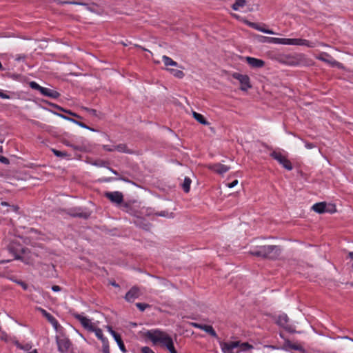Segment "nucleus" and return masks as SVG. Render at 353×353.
<instances>
[{
    "mask_svg": "<svg viewBox=\"0 0 353 353\" xmlns=\"http://www.w3.org/2000/svg\"><path fill=\"white\" fill-rule=\"evenodd\" d=\"M232 77L239 81L241 86V90L246 91L249 88H251V85L250 83V78L248 75L241 74L237 72H235L232 74Z\"/></svg>",
    "mask_w": 353,
    "mask_h": 353,
    "instance_id": "obj_6",
    "label": "nucleus"
},
{
    "mask_svg": "<svg viewBox=\"0 0 353 353\" xmlns=\"http://www.w3.org/2000/svg\"><path fill=\"white\" fill-rule=\"evenodd\" d=\"M348 256L353 260V252H350L348 253Z\"/></svg>",
    "mask_w": 353,
    "mask_h": 353,
    "instance_id": "obj_57",
    "label": "nucleus"
},
{
    "mask_svg": "<svg viewBox=\"0 0 353 353\" xmlns=\"http://www.w3.org/2000/svg\"><path fill=\"white\" fill-rule=\"evenodd\" d=\"M106 328L113 337L117 334V333L112 330V327L111 326L108 325L106 326Z\"/></svg>",
    "mask_w": 353,
    "mask_h": 353,
    "instance_id": "obj_44",
    "label": "nucleus"
},
{
    "mask_svg": "<svg viewBox=\"0 0 353 353\" xmlns=\"http://www.w3.org/2000/svg\"><path fill=\"white\" fill-rule=\"evenodd\" d=\"M270 156L281 164L286 170H292L291 162L281 153L274 151L270 154Z\"/></svg>",
    "mask_w": 353,
    "mask_h": 353,
    "instance_id": "obj_4",
    "label": "nucleus"
},
{
    "mask_svg": "<svg viewBox=\"0 0 353 353\" xmlns=\"http://www.w3.org/2000/svg\"><path fill=\"white\" fill-rule=\"evenodd\" d=\"M102 343H103V353H110V348H109L108 339L105 340V342H102Z\"/></svg>",
    "mask_w": 353,
    "mask_h": 353,
    "instance_id": "obj_36",
    "label": "nucleus"
},
{
    "mask_svg": "<svg viewBox=\"0 0 353 353\" xmlns=\"http://www.w3.org/2000/svg\"><path fill=\"white\" fill-rule=\"evenodd\" d=\"M156 214L157 216H168V217H170V216H172V213H170V215H169V213L168 212L161 211L160 212H157Z\"/></svg>",
    "mask_w": 353,
    "mask_h": 353,
    "instance_id": "obj_41",
    "label": "nucleus"
},
{
    "mask_svg": "<svg viewBox=\"0 0 353 353\" xmlns=\"http://www.w3.org/2000/svg\"><path fill=\"white\" fill-rule=\"evenodd\" d=\"M52 290L54 292H59L61 290V288L59 285H53L52 287Z\"/></svg>",
    "mask_w": 353,
    "mask_h": 353,
    "instance_id": "obj_49",
    "label": "nucleus"
},
{
    "mask_svg": "<svg viewBox=\"0 0 353 353\" xmlns=\"http://www.w3.org/2000/svg\"><path fill=\"white\" fill-rule=\"evenodd\" d=\"M209 168L210 170L219 174H223L228 172L230 169V167L221 163L212 164L210 165Z\"/></svg>",
    "mask_w": 353,
    "mask_h": 353,
    "instance_id": "obj_16",
    "label": "nucleus"
},
{
    "mask_svg": "<svg viewBox=\"0 0 353 353\" xmlns=\"http://www.w3.org/2000/svg\"><path fill=\"white\" fill-rule=\"evenodd\" d=\"M0 97L5 99H9L10 97L9 95L5 94L4 92L0 91Z\"/></svg>",
    "mask_w": 353,
    "mask_h": 353,
    "instance_id": "obj_46",
    "label": "nucleus"
},
{
    "mask_svg": "<svg viewBox=\"0 0 353 353\" xmlns=\"http://www.w3.org/2000/svg\"><path fill=\"white\" fill-rule=\"evenodd\" d=\"M10 210L14 211V212H17L19 210V207L17 205H10Z\"/></svg>",
    "mask_w": 353,
    "mask_h": 353,
    "instance_id": "obj_48",
    "label": "nucleus"
},
{
    "mask_svg": "<svg viewBox=\"0 0 353 353\" xmlns=\"http://www.w3.org/2000/svg\"><path fill=\"white\" fill-rule=\"evenodd\" d=\"M103 195L109 199L112 203L119 205L123 201V195L121 192H105Z\"/></svg>",
    "mask_w": 353,
    "mask_h": 353,
    "instance_id": "obj_5",
    "label": "nucleus"
},
{
    "mask_svg": "<svg viewBox=\"0 0 353 353\" xmlns=\"http://www.w3.org/2000/svg\"><path fill=\"white\" fill-rule=\"evenodd\" d=\"M261 39L260 40L262 42H267L270 43H275V44H281V45H288V39L287 38H276V37H263L261 36Z\"/></svg>",
    "mask_w": 353,
    "mask_h": 353,
    "instance_id": "obj_14",
    "label": "nucleus"
},
{
    "mask_svg": "<svg viewBox=\"0 0 353 353\" xmlns=\"http://www.w3.org/2000/svg\"><path fill=\"white\" fill-rule=\"evenodd\" d=\"M257 24L258 23H253V22H249L248 23V26L254 29L256 28H257Z\"/></svg>",
    "mask_w": 353,
    "mask_h": 353,
    "instance_id": "obj_50",
    "label": "nucleus"
},
{
    "mask_svg": "<svg viewBox=\"0 0 353 353\" xmlns=\"http://www.w3.org/2000/svg\"><path fill=\"white\" fill-rule=\"evenodd\" d=\"M141 295L140 290L138 287H132L125 294V299L128 302H133Z\"/></svg>",
    "mask_w": 353,
    "mask_h": 353,
    "instance_id": "obj_13",
    "label": "nucleus"
},
{
    "mask_svg": "<svg viewBox=\"0 0 353 353\" xmlns=\"http://www.w3.org/2000/svg\"><path fill=\"white\" fill-rule=\"evenodd\" d=\"M149 226H150V224H146L145 226L144 227V229L148 230L150 228Z\"/></svg>",
    "mask_w": 353,
    "mask_h": 353,
    "instance_id": "obj_58",
    "label": "nucleus"
},
{
    "mask_svg": "<svg viewBox=\"0 0 353 353\" xmlns=\"http://www.w3.org/2000/svg\"><path fill=\"white\" fill-rule=\"evenodd\" d=\"M39 310L41 311L42 314L48 320L50 323H51L53 325L56 326L57 325V321L56 319L46 310L42 308H39Z\"/></svg>",
    "mask_w": 353,
    "mask_h": 353,
    "instance_id": "obj_22",
    "label": "nucleus"
},
{
    "mask_svg": "<svg viewBox=\"0 0 353 353\" xmlns=\"http://www.w3.org/2000/svg\"><path fill=\"white\" fill-rule=\"evenodd\" d=\"M305 147L308 149H312L314 147V145L312 143H305Z\"/></svg>",
    "mask_w": 353,
    "mask_h": 353,
    "instance_id": "obj_52",
    "label": "nucleus"
},
{
    "mask_svg": "<svg viewBox=\"0 0 353 353\" xmlns=\"http://www.w3.org/2000/svg\"><path fill=\"white\" fill-rule=\"evenodd\" d=\"M3 68V66H2V64L0 62V70H2Z\"/></svg>",
    "mask_w": 353,
    "mask_h": 353,
    "instance_id": "obj_61",
    "label": "nucleus"
},
{
    "mask_svg": "<svg viewBox=\"0 0 353 353\" xmlns=\"http://www.w3.org/2000/svg\"><path fill=\"white\" fill-rule=\"evenodd\" d=\"M257 24L258 23H253V22H249L248 23V26L254 29L256 28H257Z\"/></svg>",
    "mask_w": 353,
    "mask_h": 353,
    "instance_id": "obj_51",
    "label": "nucleus"
},
{
    "mask_svg": "<svg viewBox=\"0 0 353 353\" xmlns=\"http://www.w3.org/2000/svg\"><path fill=\"white\" fill-rule=\"evenodd\" d=\"M115 150L118 151L119 152L121 153H126V154H133L134 151L129 149L126 144L125 143H120L117 145H115Z\"/></svg>",
    "mask_w": 353,
    "mask_h": 353,
    "instance_id": "obj_21",
    "label": "nucleus"
},
{
    "mask_svg": "<svg viewBox=\"0 0 353 353\" xmlns=\"http://www.w3.org/2000/svg\"><path fill=\"white\" fill-rule=\"evenodd\" d=\"M171 353H177V352H176V350H174V351H173L172 352H171Z\"/></svg>",
    "mask_w": 353,
    "mask_h": 353,
    "instance_id": "obj_62",
    "label": "nucleus"
},
{
    "mask_svg": "<svg viewBox=\"0 0 353 353\" xmlns=\"http://www.w3.org/2000/svg\"><path fill=\"white\" fill-rule=\"evenodd\" d=\"M41 94L52 99H57L60 96V94L57 91L44 87H43Z\"/></svg>",
    "mask_w": 353,
    "mask_h": 353,
    "instance_id": "obj_19",
    "label": "nucleus"
},
{
    "mask_svg": "<svg viewBox=\"0 0 353 353\" xmlns=\"http://www.w3.org/2000/svg\"><path fill=\"white\" fill-rule=\"evenodd\" d=\"M162 61L165 66H178L177 62L172 60L170 57L163 55L162 57Z\"/></svg>",
    "mask_w": 353,
    "mask_h": 353,
    "instance_id": "obj_26",
    "label": "nucleus"
},
{
    "mask_svg": "<svg viewBox=\"0 0 353 353\" xmlns=\"http://www.w3.org/2000/svg\"><path fill=\"white\" fill-rule=\"evenodd\" d=\"M281 250L278 245H261L252 248L249 253L257 257L275 259L280 255Z\"/></svg>",
    "mask_w": 353,
    "mask_h": 353,
    "instance_id": "obj_1",
    "label": "nucleus"
},
{
    "mask_svg": "<svg viewBox=\"0 0 353 353\" xmlns=\"http://www.w3.org/2000/svg\"><path fill=\"white\" fill-rule=\"evenodd\" d=\"M192 114L193 117L200 123L203 125L209 124V123L207 121V120L204 118V117L202 114L197 113L196 112H193Z\"/></svg>",
    "mask_w": 353,
    "mask_h": 353,
    "instance_id": "obj_28",
    "label": "nucleus"
},
{
    "mask_svg": "<svg viewBox=\"0 0 353 353\" xmlns=\"http://www.w3.org/2000/svg\"><path fill=\"white\" fill-rule=\"evenodd\" d=\"M199 329L205 331V332H207L208 334H209L210 336H212L213 337H215V338L217 337V334H216L215 330L211 325H203V327H199Z\"/></svg>",
    "mask_w": 353,
    "mask_h": 353,
    "instance_id": "obj_24",
    "label": "nucleus"
},
{
    "mask_svg": "<svg viewBox=\"0 0 353 353\" xmlns=\"http://www.w3.org/2000/svg\"><path fill=\"white\" fill-rule=\"evenodd\" d=\"M1 205L2 206H9V207L10 206V205H9V203H7V202H6V201H2V202L1 203Z\"/></svg>",
    "mask_w": 353,
    "mask_h": 353,
    "instance_id": "obj_54",
    "label": "nucleus"
},
{
    "mask_svg": "<svg viewBox=\"0 0 353 353\" xmlns=\"http://www.w3.org/2000/svg\"><path fill=\"white\" fill-rule=\"evenodd\" d=\"M30 87L34 90H39L40 93L41 92V90L43 89V87L39 85L37 82L35 81H31L30 82Z\"/></svg>",
    "mask_w": 353,
    "mask_h": 353,
    "instance_id": "obj_34",
    "label": "nucleus"
},
{
    "mask_svg": "<svg viewBox=\"0 0 353 353\" xmlns=\"http://www.w3.org/2000/svg\"><path fill=\"white\" fill-rule=\"evenodd\" d=\"M246 4V1L245 0H237L236 1V3H234L232 8L233 10H239L240 8H243L245 6Z\"/></svg>",
    "mask_w": 353,
    "mask_h": 353,
    "instance_id": "obj_32",
    "label": "nucleus"
},
{
    "mask_svg": "<svg viewBox=\"0 0 353 353\" xmlns=\"http://www.w3.org/2000/svg\"><path fill=\"white\" fill-rule=\"evenodd\" d=\"M288 45L305 46L309 48H314L315 43L303 39H288Z\"/></svg>",
    "mask_w": 353,
    "mask_h": 353,
    "instance_id": "obj_12",
    "label": "nucleus"
},
{
    "mask_svg": "<svg viewBox=\"0 0 353 353\" xmlns=\"http://www.w3.org/2000/svg\"><path fill=\"white\" fill-rule=\"evenodd\" d=\"M237 184H238V180H234L232 183H228L227 185H228V188H234Z\"/></svg>",
    "mask_w": 353,
    "mask_h": 353,
    "instance_id": "obj_45",
    "label": "nucleus"
},
{
    "mask_svg": "<svg viewBox=\"0 0 353 353\" xmlns=\"http://www.w3.org/2000/svg\"><path fill=\"white\" fill-rule=\"evenodd\" d=\"M57 343L58 346V350L61 353L67 352L71 345L70 340L64 336L57 337Z\"/></svg>",
    "mask_w": 353,
    "mask_h": 353,
    "instance_id": "obj_10",
    "label": "nucleus"
},
{
    "mask_svg": "<svg viewBox=\"0 0 353 353\" xmlns=\"http://www.w3.org/2000/svg\"><path fill=\"white\" fill-rule=\"evenodd\" d=\"M136 306L139 308V310L141 312L144 311L147 307H149L148 304L143 303H136Z\"/></svg>",
    "mask_w": 353,
    "mask_h": 353,
    "instance_id": "obj_35",
    "label": "nucleus"
},
{
    "mask_svg": "<svg viewBox=\"0 0 353 353\" xmlns=\"http://www.w3.org/2000/svg\"><path fill=\"white\" fill-rule=\"evenodd\" d=\"M163 346L165 347L170 353L175 350L173 340L171 337L169 338V339H168L165 343H164Z\"/></svg>",
    "mask_w": 353,
    "mask_h": 353,
    "instance_id": "obj_31",
    "label": "nucleus"
},
{
    "mask_svg": "<svg viewBox=\"0 0 353 353\" xmlns=\"http://www.w3.org/2000/svg\"><path fill=\"white\" fill-rule=\"evenodd\" d=\"M90 332H94L96 336L100 339L101 342H105V340H107V338L103 336V331L101 328L94 326Z\"/></svg>",
    "mask_w": 353,
    "mask_h": 353,
    "instance_id": "obj_23",
    "label": "nucleus"
},
{
    "mask_svg": "<svg viewBox=\"0 0 353 353\" xmlns=\"http://www.w3.org/2000/svg\"><path fill=\"white\" fill-rule=\"evenodd\" d=\"M245 59L247 63L253 68H261L265 65V62L262 59L251 57H246Z\"/></svg>",
    "mask_w": 353,
    "mask_h": 353,
    "instance_id": "obj_15",
    "label": "nucleus"
},
{
    "mask_svg": "<svg viewBox=\"0 0 353 353\" xmlns=\"http://www.w3.org/2000/svg\"><path fill=\"white\" fill-rule=\"evenodd\" d=\"M282 350L285 351L296 350L304 352V347L299 343H293L290 340L285 339L282 347Z\"/></svg>",
    "mask_w": 353,
    "mask_h": 353,
    "instance_id": "obj_11",
    "label": "nucleus"
},
{
    "mask_svg": "<svg viewBox=\"0 0 353 353\" xmlns=\"http://www.w3.org/2000/svg\"><path fill=\"white\" fill-rule=\"evenodd\" d=\"M70 214L74 217H80L87 219L90 213L83 211L81 208H72L70 210Z\"/></svg>",
    "mask_w": 353,
    "mask_h": 353,
    "instance_id": "obj_18",
    "label": "nucleus"
},
{
    "mask_svg": "<svg viewBox=\"0 0 353 353\" xmlns=\"http://www.w3.org/2000/svg\"><path fill=\"white\" fill-rule=\"evenodd\" d=\"M63 3H70V4H74V5H81V6H88V4L84 3H81V2H78V1H65Z\"/></svg>",
    "mask_w": 353,
    "mask_h": 353,
    "instance_id": "obj_43",
    "label": "nucleus"
},
{
    "mask_svg": "<svg viewBox=\"0 0 353 353\" xmlns=\"http://www.w3.org/2000/svg\"><path fill=\"white\" fill-rule=\"evenodd\" d=\"M191 183L192 181L189 177H185L183 183H182V188L185 192H189Z\"/></svg>",
    "mask_w": 353,
    "mask_h": 353,
    "instance_id": "obj_30",
    "label": "nucleus"
},
{
    "mask_svg": "<svg viewBox=\"0 0 353 353\" xmlns=\"http://www.w3.org/2000/svg\"><path fill=\"white\" fill-rule=\"evenodd\" d=\"M114 339L115 340V341L117 342L119 349L121 350V352H123V353H125L126 352V349H125V345L121 338V336L117 334L116 336H114Z\"/></svg>",
    "mask_w": 353,
    "mask_h": 353,
    "instance_id": "obj_27",
    "label": "nucleus"
},
{
    "mask_svg": "<svg viewBox=\"0 0 353 353\" xmlns=\"http://www.w3.org/2000/svg\"><path fill=\"white\" fill-rule=\"evenodd\" d=\"M52 151L54 153V154L57 157H63L66 156V153L59 151V150H57L56 149H52Z\"/></svg>",
    "mask_w": 353,
    "mask_h": 353,
    "instance_id": "obj_37",
    "label": "nucleus"
},
{
    "mask_svg": "<svg viewBox=\"0 0 353 353\" xmlns=\"http://www.w3.org/2000/svg\"><path fill=\"white\" fill-rule=\"evenodd\" d=\"M276 323L290 332H294V330L289 323V318L286 314H280L277 318Z\"/></svg>",
    "mask_w": 353,
    "mask_h": 353,
    "instance_id": "obj_7",
    "label": "nucleus"
},
{
    "mask_svg": "<svg viewBox=\"0 0 353 353\" xmlns=\"http://www.w3.org/2000/svg\"><path fill=\"white\" fill-rule=\"evenodd\" d=\"M0 161L3 163H8V159L5 157H2V156H0Z\"/></svg>",
    "mask_w": 353,
    "mask_h": 353,
    "instance_id": "obj_47",
    "label": "nucleus"
},
{
    "mask_svg": "<svg viewBox=\"0 0 353 353\" xmlns=\"http://www.w3.org/2000/svg\"><path fill=\"white\" fill-rule=\"evenodd\" d=\"M72 316L81 323L85 329L88 331L90 332V330L94 327V324L91 322V320L87 317L78 313H72Z\"/></svg>",
    "mask_w": 353,
    "mask_h": 353,
    "instance_id": "obj_8",
    "label": "nucleus"
},
{
    "mask_svg": "<svg viewBox=\"0 0 353 353\" xmlns=\"http://www.w3.org/2000/svg\"><path fill=\"white\" fill-rule=\"evenodd\" d=\"M235 348H239V351L245 352L253 349V346L248 342L241 343V341H232L221 344L223 353H234L233 350Z\"/></svg>",
    "mask_w": 353,
    "mask_h": 353,
    "instance_id": "obj_2",
    "label": "nucleus"
},
{
    "mask_svg": "<svg viewBox=\"0 0 353 353\" xmlns=\"http://www.w3.org/2000/svg\"><path fill=\"white\" fill-rule=\"evenodd\" d=\"M312 209L314 212L319 213V214H321V213H323L325 212H329L331 213L333 212H335V209L334 210H330V209L327 208V204L325 202L315 203L312 207Z\"/></svg>",
    "mask_w": 353,
    "mask_h": 353,
    "instance_id": "obj_17",
    "label": "nucleus"
},
{
    "mask_svg": "<svg viewBox=\"0 0 353 353\" xmlns=\"http://www.w3.org/2000/svg\"><path fill=\"white\" fill-rule=\"evenodd\" d=\"M19 284L21 285V286L24 289V290H26L28 288V285L26 283H25L23 281H19L18 283Z\"/></svg>",
    "mask_w": 353,
    "mask_h": 353,
    "instance_id": "obj_53",
    "label": "nucleus"
},
{
    "mask_svg": "<svg viewBox=\"0 0 353 353\" xmlns=\"http://www.w3.org/2000/svg\"><path fill=\"white\" fill-rule=\"evenodd\" d=\"M103 149L108 152H113L115 151V145H103Z\"/></svg>",
    "mask_w": 353,
    "mask_h": 353,
    "instance_id": "obj_40",
    "label": "nucleus"
},
{
    "mask_svg": "<svg viewBox=\"0 0 353 353\" xmlns=\"http://www.w3.org/2000/svg\"><path fill=\"white\" fill-rule=\"evenodd\" d=\"M280 61L290 65H296L298 64V60L294 57L291 55H286L283 57Z\"/></svg>",
    "mask_w": 353,
    "mask_h": 353,
    "instance_id": "obj_20",
    "label": "nucleus"
},
{
    "mask_svg": "<svg viewBox=\"0 0 353 353\" xmlns=\"http://www.w3.org/2000/svg\"><path fill=\"white\" fill-rule=\"evenodd\" d=\"M119 179L123 180L124 181H128V180H126L125 179L122 178V177H120Z\"/></svg>",
    "mask_w": 353,
    "mask_h": 353,
    "instance_id": "obj_59",
    "label": "nucleus"
},
{
    "mask_svg": "<svg viewBox=\"0 0 353 353\" xmlns=\"http://www.w3.org/2000/svg\"><path fill=\"white\" fill-rule=\"evenodd\" d=\"M84 110H85L87 112H88L92 116H97V110L94 109H91L89 108L83 107V108Z\"/></svg>",
    "mask_w": 353,
    "mask_h": 353,
    "instance_id": "obj_39",
    "label": "nucleus"
},
{
    "mask_svg": "<svg viewBox=\"0 0 353 353\" xmlns=\"http://www.w3.org/2000/svg\"><path fill=\"white\" fill-rule=\"evenodd\" d=\"M56 107H57V109L60 110L61 111L65 112H66V113H68V114H70V115H72V116H74V117H77V118H79V117H80L79 115H77V114H75V113L72 112H71V111H70V110H64L63 108L59 107V106H58V105H56Z\"/></svg>",
    "mask_w": 353,
    "mask_h": 353,
    "instance_id": "obj_38",
    "label": "nucleus"
},
{
    "mask_svg": "<svg viewBox=\"0 0 353 353\" xmlns=\"http://www.w3.org/2000/svg\"><path fill=\"white\" fill-rule=\"evenodd\" d=\"M142 353H154V352L149 347H143L141 349Z\"/></svg>",
    "mask_w": 353,
    "mask_h": 353,
    "instance_id": "obj_42",
    "label": "nucleus"
},
{
    "mask_svg": "<svg viewBox=\"0 0 353 353\" xmlns=\"http://www.w3.org/2000/svg\"><path fill=\"white\" fill-rule=\"evenodd\" d=\"M193 325H194V327H197V328H199V327H203V325L198 324V323H193Z\"/></svg>",
    "mask_w": 353,
    "mask_h": 353,
    "instance_id": "obj_55",
    "label": "nucleus"
},
{
    "mask_svg": "<svg viewBox=\"0 0 353 353\" xmlns=\"http://www.w3.org/2000/svg\"><path fill=\"white\" fill-rule=\"evenodd\" d=\"M147 336L154 344L160 343L161 345L171 337L166 332L159 330L148 331Z\"/></svg>",
    "mask_w": 353,
    "mask_h": 353,
    "instance_id": "obj_3",
    "label": "nucleus"
},
{
    "mask_svg": "<svg viewBox=\"0 0 353 353\" xmlns=\"http://www.w3.org/2000/svg\"><path fill=\"white\" fill-rule=\"evenodd\" d=\"M255 30H259L261 32H263V33H265V34H275V32H273L272 30H270V29H266L262 26H261L260 25L257 24V28H255Z\"/></svg>",
    "mask_w": 353,
    "mask_h": 353,
    "instance_id": "obj_33",
    "label": "nucleus"
},
{
    "mask_svg": "<svg viewBox=\"0 0 353 353\" xmlns=\"http://www.w3.org/2000/svg\"><path fill=\"white\" fill-rule=\"evenodd\" d=\"M319 60H321L323 62H325L330 64L331 66L337 67L339 68H342L343 65L341 63L334 60L330 54L326 52H323L321 54L319 57H317Z\"/></svg>",
    "mask_w": 353,
    "mask_h": 353,
    "instance_id": "obj_9",
    "label": "nucleus"
},
{
    "mask_svg": "<svg viewBox=\"0 0 353 353\" xmlns=\"http://www.w3.org/2000/svg\"><path fill=\"white\" fill-rule=\"evenodd\" d=\"M174 77L178 78V79H182L185 74L182 70H176V69H172V68H168L167 69Z\"/></svg>",
    "mask_w": 353,
    "mask_h": 353,
    "instance_id": "obj_29",
    "label": "nucleus"
},
{
    "mask_svg": "<svg viewBox=\"0 0 353 353\" xmlns=\"http://www.w3.org/2000/svg\"><path fill=\"white\" fill-rule=\"evenodd\" d=\"M58 115H59V117H61V118H63V119H66V120H68V121H72V122H73V123H76V124L79 125V126H81V127H82V128H86V129H89V130H90L94 131V130H93V129H92V128H90V127L87 126V125H86L85 123H81V122H79V121H76V120H74V119H73L69 118V117H66V116H65V115H63V114H58Z\"/></svg>",
    "mask_w": 353,
    "mask_h": 353,
    "instance_id": "obj_25",
    "label": "nucleus"
},
{
    "mask_svg": "<svg viewBox=\"0 0 353 353\" xmlns=\"http://www.w3.org/2000/svg\"><path fill=\"white\" fill-rule=\"evenodd\" d=\"M108 169H109V170H110L115 175H118V172L116 170H113V169H112L110 168H108Z\"/></svg>",
    "mask_w": 353,
    "mask_h": 353,
    "instance_id": "obj_56",
    "label": "nucleus"
},
{
    "mask_svg": "<svg viewBox=\"0 0 353 353\" xmlns=\"http://www.w3.org/2000/svg\"><path fill=\"white\" fill-rule=\"evenodd\" d=\"M112 285L114 286V287H119V285L115 283H113Z\"/></svg>",
    "mask_w": 353,
    "mask_h": 353,
    "instance_id": "obj_60",
    "label": "nucleus"
}]
</instances>
